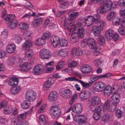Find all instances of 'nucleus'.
Masks as SVG:
<instances>
[{"label": "nucleus", "mask_w": 125, "mask_h": 125, "mask_svg": "<svg viewBox=\"0 0 125 125\" xmlns=\"http://www.w3.org/2000/svg\"><path fill=\"white\" fill-rule=\"evenodd\" d=\"M74 10H70L68 13L69 15L68 18V22L67 23L66 21H64V24L63 25L64 28L67 29L71 33L73 32V31L76 29L75 28V25L73 24L69 25V26H67V24H70L73 23L75 21L74 19L78 15V13L77 12H74Z\"/></svg>", "instance_id": "1"}, {"label": "nucleus", "mask_w": 125, "mask_h": 125, "mask_svg": "<svg viewBox=\"0 0 125 125\" xmlns=\"http://www.w3.org/2000/svg\"><path fill=\"white\" fill-rule=\"evenodd\" d=\"M116 3L109 1L103 4L98 9L97 12L101 14L107 12L109 10H113L116 8Z\"/></svg>", "instance_id": "2"}, {"label": "nucleus", "mask_w": 125, "mask_h": 125, "mask_svg": "<svg viewBox=\"0 0 125 125\" xmlns=\"http://www.w3.org/2000/svg\"><path fill=\"white\" fill-rule=\"evenodd\" d=\"M82 21L80 20H78L77 21L76 25H75V28L76 29L75 30L73 31H75L77 29V35L80 38H82L84 34V29H83L82 26Z\"/></svg>", "instance_id": "3"}, {"label": "nucleus", "mask_w": 125, "mask_h": 125, "mask_svg": "<svg viewBox=\"0 0 125 125\" xmlns=\"http://www.w3.org/2000/svg\"><path fill=\"white\" fill-rule=\"evenodd\" d=\"M101 102L100 98L97 96H94L90 97L87 100V104L90 106H95L98 105Z\"/></svg>", "instance_id": "4"}, {"label": "nucleus", "mask_w": 125, "mask_h": 125, "mask_svg": "<svg viewBox=\"0 0 125 125\" xmlns=\"http://www.w3.org/2000/svg\"><path fill=\"white\" fill-rule=\"evenodd\" d=\"M49 112L52 117L57 118L60 115V110L57 106L52 105L50 108Z\"/></svg>", "instance_id": "5"}, {"label": "nucleus", "mask_w": 125, "mask_h": 125, "mask_svg": "<svg viewBox=\"0 0 125 125\" xmlns=\"http://www.w3.org/2000/svg\"><path fill=\"white\" fill-rule=\"evenodd\" d=\"M72 94V91L68 88H62L59 91L60 95L63 98H69L71 96Z\"/></svg>", "instance_id": "6"}, {"label": "nucleus", "mask_w": 125, "mask_h": 125, "mask_svg": "<svg viewBox=\"0 0 125 125\" xmlns=\"http://www.w3.org/2000/svg\"><path fill=\"white\" fill-rule=\"evenodd\" d=\"M44 70V67L41 64H38L35 65L32 69V73L35 75H40L41 74Z\"/></svg>", "instance_id": "7"}, {"label": "nucleus", "mask_w": 125, "mask_h": 125, "mask_svg": "<svg viewBox=\"0 0 125 125\" xmlns=\"http://www.w3.org/2000/svg\"><path fill=\"white\" fill-rule=\"evenodd\" d=\"M105 86L104 83L100 82L94 83L93 85V88L95 91L101 92L103 90Z\"/></svg>", "instance_id": "8"}, {"label": "nucleus", "mask_w": 125, "mask_h": 125, "mask_svg": "<svg viewBox=\"0 0 125 125\" xmlns=\"http://www.w3.org/2000/svg\"><path fill=\"white\" fill-rule=\"evenodd\" d=\"M25 96L26 99L30 101L34 100L36 98V93L32 91H28L25 94Z\"/></svg>", "instance_id": "9"}, {"label": "nucleus", "mask_w": 125, "mask_h": 125, "mask_svg": "<svg viewBox=\"0 0 125 125\" xmlns=\"http://www.w3.org/2000/svg\"><path fill=\"white\" fill-rule=\"evenodd\" d=\"M39 55L41 58L43 59H48L50 57L49 51L45 49L41 50L39 52Z\"/></svg>", "instance_id": "10"}, {"label": "nucleus", "mask_w": 125, "mask_h": 125, "mask_svg": "<svg viewBox=\"0 0 125 125\" xmlns=\"http://www.w3.org/2000/svg\"><path fill=\"white\" fill-rule=\"evenodd\" d=\"M43 19L38 17V15H36L34 17L32 23L34 27H36L40 25L43 22Z\"/></svg>", "instance_id": "11"}, {"label": "nucleus", "mask_w": 125, "mask_h": 125, "mask_svg": "<svg viewBox=\"0 0 125 125\" xmlns=\"http://www.w3.org/2000/svg\"><path fill=\"white\" fill-rule=\"evenodd\" d=\"M50 41L54 47H59L60 39L58 36L55 35L52 36L50 39Z\"/></svg>", "instance_id": "12"}, {"label": "nucleus", "mask_w": 125, "mask_h": 125, "mask_svg": "<svg viewBox=\"0 0 125 125\" xmlns=\"http://www.w3.org/2000/svg\"><path fill=\"white\" fill-rule=\"evenodd\" d=\"M103 106V111L104 112H106L108 111H109L111 112H113L111 110L112 109L113 107V106H112L110 105V101L108 100H106L104 103Z\"/></svg>", "instance_id": "13"}, {"label": "nucleus", "mask_w": 125, "mask_h": 125, "mask_svg": "<svg viewBox=\"0 0 125 125\" xmlns=\"http://www.w3.org/2000/svg\"><path fill=\"white\" fill-rule=\"evenodd\" d=\"M80 69L81 72L83 73H89L93 71L92 68L88 65H85L81 66Z\"/></svg>", "instance_id": "14"}, {"label": "nucleus", "mask_w": 125, "mask_h": 125, "mask_svg": "<svg viewBox=\"0 0 125 125\" xmlns=\"http://www.w3.org/2000/svg\"><path fill=\"white\" fill-rule=\"evenodd\" d=\"M102 30L97 25L93 26L92 28L91 32L95 36H98L100 35Z\"/></svg>", "instance_id": "15"}, {"label": "nucleus", "mask_w": 125, "mask_h": 125, "mask_svg": "<svg viewBox=\"0 0 125 125\" xmlns=\"http://www.w3.org/2000/svg\"><path fill=\"white\" fill-rule=\"evenodd\" d=\"M86 39L87 44L89 48L90 49H95V46H96V45L95 40L92 38H89Z\"/></svg>", "instance_id": "16"}, {"label": "nucleus", "mask_w": 125, "mask_h": 125, "mask_svg": "<svg viewBox=\"0 0 125 125\" xmlns=\"http://www.w3.org/2000/svg\"><path fill=\"white\" fill-rule=\"evenodd\" d=\"M73 112L76 114H80L81 113L82 110V107L80 104H76L73 106Z\"/></svg>", "instance_id": "17"}, {"label": "nucleus", "mask_w": 125, "mask_h": 125, "mask_svg": "<svg viewBox=\"0 0 125 125\" xmlns=\"http://www.w3.org/2000/svg\"><path fill=\"white\" fill-rule=\"evenodd\" d=\"M16 49V46L13 44H8L6 47V52L9 53H13Z\"/></svg>", "instance_id": "18"}, {"label": "nucleus", "mask_w": 125, "mask_h": 125, "mask_svg": "<svg viewBox=\"0 0 125 125\" xmlns=\"http://www.w3.org/2000/svg\"><path fill=\"white\" fill-rule=\"evenodd\" d=\"M58 96V94L56 92L52 91L49 94L48 100L50 101H55L56 100Z\"/></svg>", "instance_id": "19"}, {"label": "nucleus", "mask_w": 125, "mask_h": 125, "mask_svg": "<svg viewBox=\"0 0 125 125\" xmlns=\"http://www.w3.org/2000/svg\"><path fill=\"white\" fill-rule=\"evenodd\" d=\"M54 62L51 61L48 62L45 65L46 72L47 73H50L53 69Z\"/></svg>", "instance_id": "20"}, {"label": "nucleus", "mask_w": 125, "mask_h": 125, "mask_svg": "<svg viewBox=\"0 0 125 125\" xmlns=\"http://www.w3.org/2000/svg\"><path fill=\"white\" fill-rule=\"evenodd\" d=\"M113 30L112 29H109L107 30L105 33V36L108 41L111 39L112 36L115 33Z\"/></svg>", "instance_id": "21"}, {"label": "nucleus", "mask_w": 125, "mask_h": 125, "mask_svg": "<svg viewBox=\"0 0 125 125\" xmlns=\"http://www.w3.org/2000/svg\"><path fill=\"white\" fill-rule=\"evenodd\" d=\"M25 42L22 45L23 49L24 50L30 49L29 48L32 46L33 42L31 40H25Z\"/></svg>", "instance_id": "22"}, {"label": "nucleus", "mask_w": 125, "mask_h": 125, "mask_svg": "<svg viewBox=\"0 0 125 125\" xmlns=\"http://www.w3.org/2000/svg\"><path fill=\"white\" fill-rule=\"evenodd\" d=\"M82 54V52L81 49H77L75 48H73L71 51V55L74 57L75 56H79Z\"/></svg>", "instance_id": "23"}, {"label": "nucleus", "mask_w": 125, "mask_h": 125, "mask_svg": "<svg viewBox=\"0 0 125 125\" xmlns=\"http://www.w3.org/2000/svg\"><path fill=\"white\" fill-rule=\"evenodd\" d=\"M90 93L88 91L85 90L81 92L80 95V97L83 100L86 99L90 95Z\"/></svg>", "instance_id": "24"}, {"label": "nucleus", "mask_w": 125, "mask_h": 125, "mask_svg": "<svg viewBox=\"0 0 125 125\" xmlns=\"http://www.w3.org/2000/svg\"><path fill=\"white\" fill-rule=\"evenodd\" d=\"M93 18L92 16H87L84 20V22L85 25L87 26H91L93 22L92 20Z\"/></svg>", "instance_id": "25"}, {"label": "nucleus", "mask_w": 125, "mask_h": 125, "mask_svg": "<svg viewBox=\"0 0 125 125\" xmlns=\"http://www.w3.org/2000/svg\"><path fill=\"white\" fill-rule=\"evenodd\" d=\"M13 38L15 42L18 44L21 42L22 40L21 36L19 33L14 34L13 36Z\"/></svg>", "instance_id": "26"}, {"label": "nucleus", "mask_w": 125, "mask_h": 125, "mask_svg": "<svg viewBox=\"0 0 125 125\" xmlns=\"http://www.w3.org/2000/svg\"><path fill=\"white\" fill-rule=\"evenodd\" d=\"M52 77H50L48 80L46 81L44 84L43 88L45 90L48 89L51 86V80L52 79Z\"/></svg>", "instance_id": "27"}, {"label": "nucleus", "mask_w": 125, "mask_h": 125, "mask_svg": "<svg viewBox=\"0 0 125 125\" xmlns=\"http://www.w3.org/2000/svg\"><path fill=\"white\" fill-rule=\"evenodd\" d=\"M34 42L36 45L40 46L46 43V41L45 40L41 37L35 39L34 41Z\"/></svg>", "instance_id": "28"}, {"label": "nucleus", "mask_w": 125, "mask_h": 125, "mask_svg": "<svg viewBox=\"0 0 125 125\" xmlns=\"http://www.w3.org/2000/svg\"><path fill=\"white\" fill-rule=\"evenodd\" d=\"M32 36V34L31 31L28 30L25 31L23 35V37L25 40L31 39Z\"/></svg>", "instance_id": "29"}, {"label": "nucleus", "mask_w": 125, "mask_h": 125, "mask_svg": "<svg viewBox=\"0 0 125 125\" xmlns=\"http://www.w3.org/2000/svg\"><path fill=\"white\" fill-rule=\"evenodd\" d=\"M31 68V64L27 63H25L21 65L20 67V70L21 71H27Z\"/></svg>", "instance_id": "30"}, {"label": "nucleus", "mask_w": 125, "mask_h": 125, "mask_svg": "<svg viewBox=\"0 0 125 125\" xmlns=\"http://www.w3.org/2000/svg\"><path fill=\"white\" fill-rule=\"evenodd\" d=\"M39 120L40 122H42L44 124H46L48 121L47 116L43 115H40L39 117Z\"/></svg>", "instance_id": "31"}, {"label": "nucleus", "mask_w": 125, "mask_h": 125, "mask_svg": "<svg viewBox=\"0 0 125 125\" xmlns=\"http://www.w3.org/2000/svg\"><path fill=\"white\" fill-rule=\"evenodd\" d=\"M24 53V57L26 59H30L32 57L33 53L32 50L31 49H27Z\"/></svg>", "instance_id": "32"}, {"label": "nucleus", "mask_w": 125, "mask_h": 125, "mask_svg": "<svg viewBox=\"0 0 125 125\" xmlns=\"http://www.w3.org/2000/svg\"><path fill=\"white\" fill-rule=\"evenodd\" d=\"M17 23V20L15 19H13L9 22L8 25L10 28L11 29H14L16 27Z\"/></svg>", "instance_id": "33"}, {"label": "nucleus", "mask_w": 125, "mask_h": 125, "mask_svg": "<svg viewBox=\"0 0 125 125\" xmlns=\"http://www.w3.org/2000/svg\"><path fill=\"white\" fill-rule=\"evenodd\" d=\"M120 100V99H111V101L113 104V107L112 109L111 110L112 111H114L116 108L117 106V104L119 103Z\"/></svg>", "instance_id": "34"}, {"label": "nucleus", "mask_w": 125, "mask_h": 125, "mask_svg": "<svg viewBox=\"0 0 125 125\" xmlns=\"http://www.w3.org/2000/svg\"><path fill=\"white\" fill-rule=\"evenodd\" d=\"M72 34L71 38V42L72 44L76 42L78 40V36L77 33L73 32Z\"/></svg>", "instance_id": "35"}, {"label": "nucleus", "mask_w": 125, "mask_h": 125, "mask_svg": "<svg viewBox=\"0 0 125 125\" xmlns=\"http://www.w3.org/2000/svg\"><path fill=\"white\" fill-rule=\"evenodd\" d=\"M18 83V79L15 77L11 78L9 81V84L11 86L16 85Z\"/></svg>", "instance_id": "36"}, {"label": "nucleus", "mask_w": 125, "mask_h": 125, "mask_svg": "<svg viewBox=\"0 0 125 125\" xmlns=\"http://www.w3.org/2000/svg\"><path fill=\"white\" fill-rule=\"evenodd\" d=\"M111 117L110 115L108 114H106L104 115L102 117L101 121L104 124L108 122Z\"/></svg>", "instance_id": "37"}, {"label": "nucleus", "mask_w": 125, "mask_h": 125, "mask_svg": "<svg viewBox=\"0 0 125 125\" xmlns=\"http://www.w3.org/2000/svg\"><path fill=\"white\" fill-rule=\"evenodd\" d=\"M78 82L80 83L84 88H87L91 86L93 84L92 82H89L88 83H85L81 80H78Z\"/></svg>", "instance_id": "38"}, {"label": "nucleus", "mask_w": 125, "mask_h": 125, "mask_svg": "<svg viewBox=\"0 0 125 125\" xmlns=\"http://www.w3.org/2000/svg\"><path fill=\"white\" fill-rule=\"evenodd\" d=\"M21 90V88L20 86H17L16 87L12 88L10 90L11 93L13 94H17Z\"/></svg>", "instance_id": "39"}, {"label": "nucleus", "mask_w": 125, "mask_h": 125, "mask_svg": "<svg viewBox=\"0 0 125 125\" xmlns=\"http://www.w3.org/2000/svg\"><path fill=\"white\" fill-rule=\"evenodd\" d=\"M120 19L117 17H114L112 20V23L113 25L117 26L120 25Z\"/></svg>", "instance_id": "40"}, {"label": "nucleus", "mask_w": 125, "mask_h": 125, "mask_svg": "<svg viewBox=\"0 0 125 125\" xmlns=\"http://www.w3.org/2000/svg\"><path fill=\"white\" fill-rule=\"evenodd\" d=\"M14 123L18 125H28V123L27 121H24L23 120L17 121L16 122L15 121H11V124H13Z\"/></svg>", "instance_id": "41"}, {"label": "nucleus", "mask_w": 125, "mask_h": 125, "mask_svg": "<svg viewBox=\"0 0 125 125\" xmlns=\"http://www.w3.org/2000/svg\"><path fill=\"white\" fill-rule=\"evenodd\" d=\"M19 28L21 29L25 30L27 29L28 27V24L23 22L20 23L18 25Z\"/></svg>", "instance_id": "42"}, {"label": "nucleus", "mask_w": 125, "mask_h": 125, "mask_svg": "<svg viewBox=\"0 0 125 125\" xmlns=\"http://www.w3.org/2000/svg\"><path fill=\"white\" fill-rule=\"evenodd\" d=\"M98 43L100 45H103L104 44L105 41L104 36L103 35H101L98 38Z\"/></svg>", "instance_id": "43"}, {"label": "nucleus", "mask_w": 125, "mask_h": 125, "mask_svg": "<svg viewBox=\"0 0 125 125\" xmlns=\"http://www.w3.org/2000/svg\"><path fill=\"white\" fill-rule=\"evenodd\" d=\"M68 51L66 49L60 50L58 52V55L61 56H65L67 55Z\"/></svg>", "instance_id": "44"}, {"label": "nucleus", "mask_w": 125, "mask_h": 125, "mask_svg": "<svg viewBox=\"0 0 125 125\" xmlns=\"http://www.w3.org/2000/svg\"><path fill=\"white\" fill-rule=\"evenodd\" d=\"M12 110V106H10L4 108L3 110V112L6 114H8L11 113Z\"/></svg>", "instance_id": "45"}, {"label": "nucleus", "mask_w": 125, "mask_h": 125, "mask_svg": "<svg viewBox=\"0 0 125 125\" xmlns=\"http://www.w3.org/2000/svg\"><path fill=\"white\" fill-rule=\"evenodd\" d=\"M30 104L29 102L26 101H23L22 103L21 106L23 109H26L28 108L30 106Z\"/></svg>", "instance_id": "46"}, {"label": "nucleus", "mask_w": 125, "mask_h": 125, "mask_svg": "<svg viewBox=\"0 0 125 125\" xmlns=\"http://www.w3.org/2000/svg\"><path fill=\"white\" fill-rule=\"evenodd\" d=\"M68 44L67 41L64 39H61L59 41V46H67Z\"/></svg>", "instance_id": "47"}, {"label": "nucleus", "mask_w": 125, "mask_h": 125, "mask_svg": "<svg viewBox=\"0 0 125 125\" xmlns=\"http://www.w3.org/2000/svg\"><path fill=\"white\" fill-rule=\"evenodd\" d=\"M103 62V60L101 58H100L94 60V63L95 66L98 67Z\"/></svg>", "instance_id": "48"}, {"label": "nucleus", "mask_w": 125, "mask_h": 125, "mask_svg": "<svg viewBox=\"0 0 125 125\" xmlns=\"http://www.w3.org/2000/svg\"><path fill=\"white\" fill-rule=\"evenodd\" d=\"M64 61H62L59 62L56 66V69L57 70H59L62 69L65 64Z\"/></svg>", "instance_id": "49"}, {"label": "nucleus", "mask_w": 125, "mask_h": 125, "mask_svg": "<svg viewBox=\"0 0 125 125\" xmlns=\"http://www.w3.org/2000/svg\"><path fill=\"white\" fill-rule=\"evenodd\" d=\"M27 115V113H24L19 115L17 117V121H22L25 118Z\"/></svg>", "instance_id": "50"}, {"label": "nucleus", "mask_w": 125, "mask_h": 125, "mask_svg": "<svg viewBox=\"0 0 125 125\" xmlns=\"http://www.w3.org/2000/svg\"><path fill=\"white\" fill-rule=\"evenodd\" d=\"M103 106L101 105L98 107L95 108L93 111L95 112L98 113H99L102 114L101 111L102 110H103Z\"/></svg>", "instance_id": "51"}, {"label": "nucleus", "mask_w": 125, "mask_h": 125, "mask_svg": "<svg viewBox=\"0 0 125 125\" xmlns=\"http://www.w3.org/2000/svg\"><path fill=\"white\" fill-rule=\"evenodd\" d=\"M97 24V26L103 30V27L105 26V21L103 20H100L98 21Z\"/></svg>", "instance_id": "52"}, {"label": "nucleus", "mask_w": 125, "mask_h": 125, "mask_svg": "<svg viewBox=\"0 0 125 125\" xmlns=\"http://www.w3.org/2000/svg\"><path fill=\"white\" fill-rule=\"evenodd\" d=\"M15 59L13 58H10L7 60V64L10 65H12L14 64L15 62Z\"/></svg>", "instance_id": "53"}, {"label": "nucleus", "mask_w": 125, "mask_h": 125, "mask_svg": "<svg viewBox=\"0 0 125 125\" xmlns=\"http://www.w3.org/2000/svg\"><path fill=\"white\" fill-rule=\"evenodd\" d=\"M50 33L48 31H47L43 33L42 36V38L43 39L45 40L48 39L50 36Z\"/></svg>", "instance_id": "54"}, {"label": "nucleus", "mask_w": 125, "mask_h": 125, "mask_svg": "<svg viewBox=\"0 0 125 125\" xmlns=\"http://www.w3.org/2000/svg\"><path fill=\"white\" fill-rule=\"evenodd\" d=\"M115 13L114 12H111L108 13L106 16L107 20L108 21H111L112 18L114 16Z\"/></svg>", "instance_id": "55"}, {"label": "nucleus", "mask_w": 125, "mask_h": 125, "mask_svg": "<svg viewBox=\"0 0 125 125\" xmlns=\"http://www.w3.org/2000/svg\"><path fill=\"white\" fill-rule=\"evenodd\" d=\"M64 80L66 81H74L77 82H78L79 80L78 79L75 78L73 76L67 77L65 78Z\"/></svg>", "instance_id": "56"}, {"label": "nucleus", "mask_w": 125, "mask_h": 125, "mask_svg": "<svg viewBox=\"0 0 125 125\" xmlns=\"http://www.w3.org/2000/svg\"><path fill=\"white\" fill-rule=\"evenodd\" d=\"M119 79L121 80L120 84L121 88H125V77H121Z\"/></svg>", "instance_id": "57"}, {"label": "nucleus", "mask_w": 125, "mask_h": 125, "mask_svg": "<svg viewBox=\"0 0 125 125\" xmlns=\"http://www.w3.org/2000/svg\"><path fill=\"white\" fill-rule=\"evenodd\" d=\"M8 31L6 29H4L1 32V36L2 38H6L8 36Z\"/></svg>", "instance_id": "58"}, {"label": "nucleus", "mask_w": 125, "mask_h": 125, "mask_svg": "<svg viewBox=\"0 0 125 125\" xmlns=\"http://www.w3.org/2000/svg\"><path fill=\"white\" fill-rule=\"evenodd\" d=\"M95 48L94 49H92V51L93 52V54L94 55L96 56L98 55L100 52L99 51L100 48L97 47L96 46H95Z\"/></svg>", "instance_id": "59"}, {"label": "nucleus", "mask_w": 125, "mask_h": 125, "mask_svg": "<svg viewBox=\"0 0 125 125\" xmlns=\"http://www.w3.org/2000/svg\"><path fill=\"white\" fill-rule=\"evenodd\" d=\"M122 112L121 110L117 109L115 112V115L118 118H121L122 116Z\"/></svg>", "instance_id": "60"}, {"label": "nucleus", "mask_w": 125, "mask_h": 125, "mask_svg": "<svg viewBox=\"0 0 125 125\" xmlns=\"http://www.w3.org/2000/svg\"><path fill=\"white\" fill-rule=\"evenodd\" d=\"M93 18L92 21L93 22H96L99 20L100 18L99 15L98 14H96L92 16Z\"/></svg>", "instance_id": "61"}, {"label": "nucleus", "mask_w": 125, "mask_h": 125, "mask_svg": "<svg viewBox=\"0 0 125 125\" xmlns=\"http://www.w3.org/2000/svg\"><path fill=\"white\" fill-rule=\"evenodd\" d=\"M70 3L68 1H66L61 4L60 8L63 9L67 7L70 5Z\"/></svg>", "instance_id": "62"}, {"label": "nucleus", "mask_w": 125, "mask_h": 125, "mask_svg": "<svg viewBox=\"0 0 125 125\" xmlns=\"http://www.w3.org/2000/svg\"><path fill=\"white\" fill-rule=\"evenodd\" d=\"M102 114L94 112L93 115L94 119L95 120H98L101 117Z\"/></svg>", "instance_id": "63"}, {"label": "nucleus", "mask_w": 125, "mask_h": 125, "mask_svg": "<svg viewBox=\"0 0 125 125\" xmlns=\"http://www.w3.org/2000/svg\"><path fill=\"white\" fill-rule=\"evenodd\" d=\"M80 122L81 123V124L85 122L87 120L86 116L83 115H80Z\"/></svg>", "instance_id": "64"}]
</instances>
